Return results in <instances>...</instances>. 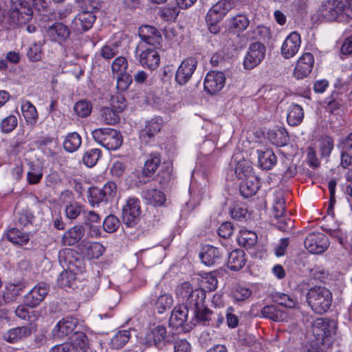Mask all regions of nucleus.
<instances>
[{
  "label": "nucleus",
  "instance_id": "nucleus-23",
  "mask_svg": "<svg viewBox=\"0 0 352 352\" xmlns=\"http://www.w3.org/2000/svg\"><path fill=\"white\" fill-rule=\"evenodd\" d=\"M162 123L156 119H152L146 122L145 127L140 132V139L145 144H148L154 138L155 135L160 131Z\"/></svg>",
  "mask_w": 352,
  "mask_h": 352
},
{
  "label": "nucleus",
  "instance_id": "nucleus-58",
  "mask_svg": "<svg viewBox=\"0 0 352 352\" xmlns=\"http://www.w3.org/2000/svg\"><path fill=\"white\" fill-rule=\"evenodd\" d=\"M74 111L78 116L85 118L91 113V105L87 101L81 100L76 103Z\"/></svg>",
  "mask_w": 352,
  "mask_h": 352
},
{
  "label": "nucleus",
  "instance_id": "nucleus-17",
  "mask_svg": "<svg viewBox=\"0 0 352 352\" xmlns=\"http://www.w3.org/2000/svg\"><path fill=\"white\" fill-rule=\"evenodd\" d=\"M189 314L190 311L184 305L175 307L169 319V326L174 329L181 327L182 331H188L191 329V325L187 322Z\"/></svg>",
  "mask_w": 352,
  "mask_h": 352
},
{
  "label": "nucleus",
  "instance_id": "nucleus-18",
  "mask_svg": "<svg viewBox=\"0 0 352 352\" xmlns=\"http://www.w3.org/2000/svg\"><path fill=\"white\" fill-rule=\"evenodd\" d=\"M201 262L207 266H214L221 263L223 252L212 245H205L199 252Z\"/></svg>",
  "mask_w": 352,
  "mask_h": 352
},
{
  "label": "nucleus",
  "instance_id": "nucleus-44",
  "mask_svg": "<svg viewBox=\"0 0 352 352\" xmlns=\"http://www.w3.org/2000/svg\"><path fill=\"white\" fill-rule=\"evenodd\" d=\"M101 120L107 124H115L119 122L120 117L116 110L109 107H102L100 111Z\"/></svg>",
  "mask_w": 352,
  "mask_h": 352
},
{
  "label": "nucleus",
  "instance_id": "nucleus-63",
  "mask_svg": "<svg viewBox=\"0 0 352 352\" xmlns=\"http://www.w3.org/2000/svg\"><path fill=\"white\" fill-rule=\"evenodd\" d=\"M34 216L30 210H23L19 213V223L23 226H27L29 224H32Z\"/></svg>",
  "mask_w": 352,
  "mask_h": 352
},
{
  "label": "nucleus",
  "instance_id": "nucleus-4",
  "mask_svg": "<svg viewBox=\"0 0 352 352\" xmlns=\"http://www.w3.org/2000/svg\"><path fill=\"white\" fill-rule=\"evenodd\" d=\"M95 141L108 150H116L122 144V137L120 133L111 128L95 129L92 132Z\"/></svg>",
  "mask_w": 352,
  "mask_h": 352
},
{
  "label": "nucleus",
  "instance_id": "nucleus-61",
  "mask_svg": "<svg viewBox=\"0 0 352 352\" xmlns=\"http://www.w3.org/2000/svg\"><path fill=\"white\" fill-rule=\"evenodd\" d=\"M132 82L131 77L126 73L119 74L117 79V88L119 91H125Z\"/></svg>",
  "mask_w": 352,
  "mask_h": 352
},
{
  "label": "nucleus",
  "instance_id": "nucleus-14",
  "mask_svg": "<svg viewBox=\"0 0 352 352\" xmlns=\"http://www.w3.org/2000/svg\"><path fill=\"white\" fill-rule=\"evenodd\" d=\"M50 291L49 285L38 283L24 297V303L30 308L38 306Z\"/></svg>",
  "mask_w": 352,
  "mask_h": 352
},
{
  "label": "nucleus",
  "instance_id": "nucleus-43",
  "mask_svg": "<svg viewBox=\"0 0 352 352\" xmlns=\"http://www.w3.org/2000/svg\"><path fill=\"white\" fill-rule=\"evenodd\" d=\"M190 314L192 316V320H195L197 322L204 325H209L213 316L212 311L205 307V305Z\"/></svg>",
  "mask_w": 352,
  "mask_h": 352
},
{
  "label": "nucleus",
  "instance_id": "nucleus-35",
  "mask_svg": "<svg viewBox=\"0 0 352 352\" xmlns=\"http://www.w3.org/2000/svg\"><path fill=\"white\" fill-rule=\"evenodd\" d=\"M304 118L302 108L296 104H292L288 109L287 122L291 126H297L300 124Z\"/></svg>",
  "mask_w": 352,
  "mask_h": 352
},
{
  "label": "nucleus",
  "instance_id": "nucleus-29",
  "mask_svg": "<svg viewBox=\"0 0 352 352\" xmlns=\"http://www.w3.org/2000/svg\"><path fill=\"white\" fill-rule=\"evenodd\" d=\"M246 263L245 252L241 249L232 251L228 258L227 267L232 271H239Z\"/></svg>",
  "mask_w": 352,
  "mask_h": 352
},
{
  "label": "nucleus",
  "instance_id": "nucleus-9",
  "mask_svg": "<svg viewBox=\"0 0 352 352\" xmlns=\"http://www.w3.org/2000/svg\"><path fill=\"white\" fill-rule=\"evenodd\" d=\"M305 248L312 254H322L329 246L328 237L322 232H311L306 236L305 241Z\"/></svg>",
  "mask_w": 352,
  "mask_h": 352
},
{
  "label": "nucleus",
  "instance_id": "nucleus-60",
  "mask_svg": "<svg viewBox=\"0 0 352 352\" xmlns=\"http://www.w3.org/2000/svg\"><path fill=\"white\" fill-rule=\"evenodd\" d=\"M252 295V291L243 286H238L233 292V298L236 301H243Z\"/></svg>",
  "mask_w": 352,
  "mask_h": 352
},
{
  "label": "nucleus",
  "instance_id": "nucleus-41",
  "mask_svg": "<svg viewBox=\"0 0 352 352\" xmlns=\"http://www.w3.org/2000/svg\"><path fill=\"white\" fill-rule=\"evenodd\" d=\"M81 137L76 132L69 133L63 142L64 149L69 153L74 152L81 145Z\"/></svg>",
  "mask_w": 352,
  "mask_h": 352
},
{
  "label": "nucleus",
  "instance_id": "nucleus-51",
  "mask_svg": "<svg viewBox=\"0 0 352 352\" xmlns=\"http://www.w3.org/2000/svg\"><path fill=\"white\" fill-rule=\"evenodd\" d=\"M194 290L190 283L184 282L177 287L175 294L179 300H186Z\"/></svg>",
  "mask_w": 352,
  "mask_h": 352
},
{
  "label": "nucleus",
  "instance_id": "nucleus-49",
  "mask_svg": "<svg viewBox=\"0 0 352 352\" xmlns=\"http://www.w3.org/2000/svg\"><path fill=\"white\" fill-rule=\"evenodd\" d=\"M274 300L278 305L283 306L287 308H294L296 304V300L292 296L285 293H276Z\"/></svg>",
  "mask_w": 352,
  "mask_h": 352
},
{
  "label": "nucleus",
  "instance_id": "nucleus-8",
  "mask_svg": "<svg viewBox=\"0 0 352 352\" xmlns=\"http://www.w3.org/2000/svg\"><path fill=\"white\" fill-rule=\"evenodd\" d=\"M141 208L140 201L136 198H129L122 208V222L129 228H133L140 219Z\"/></svg>",
  "mask_w": 352,
  "mask_h": 352
},
{
  "label": "nucleus",
  "instance_id": "nucleus-5",
  "mask_svg": "<svg viewBox=\"0 0 352 352\" xmlns=\"http://www.w3.org/2000/svg\"><path fill=\"white\" fill-rule=\"evenodd\" d=\"M89 348V340L85 333L71 336L69 342L54 346L50 352H85Z\"/></svg>",
  "mask_w": 352,
  "mask_h": 352
},
{
  "label": "nucleus",
  "instance_id": "nucleus-12",
  "mask_svg": "<svg viewBox=\"0 0 352 352\" xmlns=\"http://www.w3.org/2000/svg\"><path fill=\"white\" fill-rule=\"evenodd\" d=\"M343 1L329 0L322 3L319 8V16L329 21H341L342 11L343 8Z\"/></svg>",
  "mask_w": 352,
  "mask_h": 352
},
{
  "label": "nucleus",
  "instance_id": "nucleus-40",
  "mask_svg": "<svg viewBox=\"0 0 352 352\" xmlns=\"http://www.w3.org/2000/svg\"><path fill=\"white\" fill-rule=\"evenodd\" d=\"M237 241L241 246L249 249L252 248L257 241V235L255 232L249 230H241L237 236Z\"/></svg>",
  "mask_w": 352,
  "mask_h": 352
},
{
  "label": "nucleus",
  "instance_id": "nucleus-3",
  "mask_svg": "<svg viewBox=\"0 0 352 352\" xmlns=\"http://www.w3.org/2000/svg\"><path fill=\"white\" fill-rule=\"evenodd\" d=\"M85 8L82 10L73 19L72 29L78 34L84 33L90 30L96 21V16L94 12L99 10L98 2L86 0Z\"/></svg>",
  "mask_w": 352,
  "mask_h": 352
},
{
  "label": "nucleus",
  "instance_id": "nucleus-38",
  "mask_svg": "<svg viewBox=\"0 0 352 352\" xmlns=\"http://www.w3.org/2000/svg\"><path fill=\"white\" fill-rule=\"evenodd\" d=\"M250 21L244 14H237L228 21V26L234 32H241L249 25Z\"/></svg>",
  "mask_w": 352,
  "mask_h": 352
},
{
  "label": "nucleus",
  "instance_id": "nucleus-42",
  "mask_svg": "<svg viewBox=\"0 0 352 352\" xmlns=\"http://www.w3.org/2000/svg\"><path fill=\"white\" fill-rule=\"evenodd\" d=\"M8 239L14 244L23 245L30 240L29 235L16 228H11L7 233Z\"/></svg>",
  "mask_w": 352,
  "mask_h": 352
},
{
  "label": "nucleus",
  "instance_id": "nucleus-28",
  "mask_svg": "<svg viewBox=\"0 0 352 352\" xmlns=\"http://www.w3.org/2000/svg\"><path fill=\"white\" fill-rule=\"evenodd\" d=\"M259 179L255 175H250L245 178L240 184L241 195L245 197H250L255 195L259 189Z\"/></svg>",
  "mask_w": 352,
  "mask_h": 352
},
{
  "label": "nucleus",
  "instance_id": "nucleus-50",
  "mask_svg": "<svg viewBox=\"0 0 352 352\" xmlns=\"http://www.w3.org/2000/svg\"><path fill=\"white\" fill-rule=\"evenodd\" d=\"M65 212L68 219H75L82 212V206L76 201L69 202L65 205Z\"/></svg>",
  "mask_w": 352,
  "mask_h": 352
},
{
  "label": "nucleus",
  "instance_id": "nucleus-2",
  "mask_svg": "<svg viewBox=\"0 0 352 352\" xmlns=\"http://www.w3.org/2000/svg\"><path fill=\"white\" fill-rule=\"evenodd\" d=\"M307 302L313 311L318 314L327 312L332 304L331 292L323 287H314L309 289L306 296Z\"/></svg>",
  "mask_w": 352,
  "mask_h": 352
},
{
  "label": "nucleus",
  "instance_id": "nucleus-52",
  "mask_svg": "<svg viewBox=\"0 0 352 352\" xmlns=\"http://www.w3.org/2000/svg\"><path fill=\"white\" fill-rule=\"evenodd\" d=\"M73 269L63 271L58 276L57 281L60 287H72V282L75 280V274Z\"/></svg>",
  "mask_w": 352,
  "mask_h": 352
},
{
  "label": "nucleus",
  "instance_id": "nucleus-11",
  "mask_svg": "<svg viewBox=\"0 0 352 352\" xmlns=\"http://www.w3.org/2000/svg\"><path fill=\"white\" fill-rule=\"evenodd\" d=\"M89 192L91 203L108 202L111 201L116 195L117 185L113 182H109L101 188L97 187L89 188Z\"/></svg>",
  "mask_w": 352,
  "mask_h": 352
},
{
  "label": "nucleus",
  "instance_id": "nucleus-32",
  "mask_svg": "<svg viewBox=\"0 0 352 352\" xmlns=\"http://www.w3.org/2000/svg\"><path fill=\"white\" fill-rule=\"evenodd\" d=\"M257 153L258 164L261 168L270 170L276 164L277 158L272 150H257Z\"/></svg>",
  "mask_w": 352,
  "mask_h": 352
},
{
  "label": "nucleus",
  "instance_id": "nucleus-33",
  "mask_svg": "<svg viewBox=\"0 0 352 352\" xmlns=\"http://www.w3.org/2000/svg\"><path fill=\"white\" fill-rule=\"evenodd\" d=\"M139 36L141 39L148 44L154 45L160 43L162 36L158 30L150 25H144L140 28Z\"/></svg>",
  "mask_w": 352,
  "mask_h": 352
},
{
  "label": "nucleus",
  "instance_id": "nucleus-13",
  "mask_svg": "<svg viewBox=\"0 0 352 352\" xmlns=\"http://www.w3.org/2000/svg\"><path fill=\"white\" fill-rule=\"evenodd\" d=\"M197 66V61L195 58L188 57L184 59L175 73L176 82L181 86L186 85L191 78Z\"/></svg>",
  "mask_w": 352,
  "mask_h": 352
},
{
  "label": "nucleus",
  "instance_id": "nucleus-7",
  "mask_svg": "<svg viewBox=\"0 0 352 352\" xmlns=\"http://www.w3.org/2000/svg\"><path fill=\"white\" fill-rule=\"evenodd\" d=\"M78 333H84L80 331L78 320L74 317H66L60 320L52 330V335L55 338H63L67 336H76Z\"/></svg>",
  "mask_w": 352,
  "mask_h": 352
},
{
  "label": "nucleus",
  "instance_id": "nucleus-21",
  "mask_svg": "<svg viewBox=\"0 0 352 352\" xmlns=\"http://www.w3.org/2000/svg\"><path fill=\"white\" fill-rule=\"evenodd\" d=\"M301 43L300 36L296 32L289 34L281 47V54L285 58L293 57L298 51Z\"/></svg>",
  "mask_w": 352,
  "mask_h": 352
},
{
  "label": "nucleus",
  "instance_id": "nucleus-54",
  "mask_svg": "<svg viewBox=\"0 0 352 352\" xmlns=\"http://www.w3.org/2000/svg\"><path fill=\"white\" fill-rule=\"evenodd\" d=\"M27 56L32 62L38 61L42 57V46L40 43H34L27 51Z\"/></svg>",
  "mask_w": 352,
  "mask_h": 352
},
{
  "label": "nucleus",
  "instance_id": "nucleus-55",
  "mask_svg": "<svg viewBox=\"0 0 352 352\" xmlns=\"http://www.w3.org/2000/svg\"><path fill=\"white\" fill-rule=\"evenodd\" d=\"M18 120L15 116L10 115L5 118L1 122V129L5 133L12 131L17 126Z\"/></svg>",
  "mask_w": 352,
  "mask_h": 352
},
{
  "label": "nucleus",
  "instance_id": "nucleus-62",
  "mask_svg": "<svg viewBox=\"0 0 352 352\" xmlns=\"http://www.w3.org/2000/svg\"><path fill=\"white\" fill-rule=\"evenodd\" d=\"M179 14L177 7H165L160 10V16L166 21L175 20Z\"/></svg>",
  "mask_w": 352,
  "mask_h": 352
},
{
  "label": "nucleus",
  "instance_id": "nucleus-27",
  "mask_svg": "<svg viewBox=\"0 0 352 352\" xmlns=\"http://www.w3.org/2000/svg\"><path fill=\"white\" fill-rule=\"evenodd\" d=\"M32 334L30 326L18 327L8 330L3 334V339L10 343H16L24 340Z\"/></svg>",
  "mask_w": 352,
  "mask_h": 352
},
{
  "label": "nucleus",
  "instance_id": "nucleus-19",
  "mask_svg": "<svg viewBox=\"0 0 352 352\" xmlns=\"http://www.w3.org/2000/svg\"><path fill=\"white\" fill-rule=\"evenodd\" d=\"M46 33L52 41L63 44L69 38L71 30L63 23L56 22L47 28Z\"/></svg>",
  "mask_w": 352,
  "mask_h": 352
},
{
  "label": "nucleus",
  "instance_id": "nucleus-26",
  "mask_svg": "<svg viewBox=\"0 0 352 352\" xmlns=\"http://www.w3.org/2000/svg\"><path fill=\"white\" fill-rule=\"evenodd\" d=\"M206 293L202 289H196L186 299L185 305H183L189 311H197L201 307L204 306Z\"/></svg>",
  "mask_w": 352,
  "mask_h": 352
},
{
  "label": "nucleus",
  "instance_id": "nucleus-1",
  "mask_svg": "<svg viewBox=\"0 0 352 352\" xmlns=\"http://www.w3.org/2000/svg\"><path fill=\"white\" fill-rule=\"evenodd\" d=\"M336 323L333 320L324 318L316 319L312 327V331L322 348L311 346L308 352H325L324 349H329L333 344L336 332Z\"/></svg>",
  "mask_w": 352,
  "mask_h": 352
},
{
  "label": "nucleus",
  "instance_id": "nucleus-59",
  "mask_svg": "<svg viewBox=\"0 0 352 352\" xmlns=\"http://www.w3.org/2000/svg\"><path fill=\"white\" fill-rule=\"evenodd\" d=\"M127 65L126 59L123 56H119L113 62L111 69L113 73L118 74L126 73Z\"/></svg>",
  "mask_w": 352,
  "mask_h": 352
},
{
  "label": "nucleus",
  "instance_id": "nucleus-6",
  "mask_svg": "<svg viewBox=\"0 0 352 352\" xmlns=\"http://www.w3.org/2000/svg\"><path fill=\"white\" fill-rule=\"evenodd\" d=\"M33 11L27 1L14 3L10 8L9 16L13 23L22 25L30 22L32 18Z\"/></svg>",
  "mask_w": 352,
  "mask_h": 352
},
{
  "label": "nucleus",
  "instance_id": "nucleus-22",
  "mask_svg": "<svg viewBox=\"0 0 352 352\" xmlns=\"http://www.w3.org/2000/svg\"><path fill=\"white\" fill-rule=\"evenodd\" d=\"M166 333V329L163 325L153 327L145 336V344L147 346L161 347L165 342Z\"/></svg>",
  "mask_w": 352,
  "mask_h": 352
},
{
  "label": "nucleus",
  "instance_id": "nucleus-56",
  "mask_svg": "<svg viewBox=\"0 0 352 352\" xmlns=\"http://www.w3.org/2000/svg\"><path fill=\"white\" fill-rule=\"evenodd\" d=\"M286 210L285 201L282 195H277L274 199L273 211L275 217H283Z\"/></svg>",
  "mask_w": 352,
  "mask_h": 352
},
{
  "label": "nucleus",
  "instance_id": "nucleus-48",
  "mask_svg": "<svg viewBox=\"0 0 352 352\" xmlns=\"http://www.w3.org/2000/svg\"><path fill=\"white\" fill-rule=\"evenodd\" d=\"M101 156V151L92 148L85 152L83 156V162L88 167L94 166Z\"/></svg>",
  "mask_w": 352,
  "mask_h": 352
},
{
  "label": "nucleus",
  "instance_id": "nucleus-25",
  "mask_svg": "<svg viewBox=\"0 0 352 352\" xmlns=\"http://www.w3.org/2000/svg\"><path fill=\"white\" fill-rule=\"evenodd\" d=\"M81 252L89 259L98 258L104 253L105 248L100 243L82 240L80 245Z\"/></svg>",
  "mask_w": 352,
  "mask_h": 352
},
{
  "label": "nucleus",
  "instance_id": "nucleus-37",
  "mask_svg": "<svg viewBox=\"0 0 352 352\" xmlns=\"http://www.w3.org/2000/svg\"><path fill=\"white\" fill-rule=\"evenodd\" d=\"M21 111L27 123L34 125L38 120V113L36 107L28 100L21 103Z\"/></svg>",
  "mask_w": 352,
  "mask_h": 352
},
{
  "label": "nucleus",
  "instance_id": "nucleus-20",
  "mask_svg": "<svg viewBox=\"0 0 352 352\" xmlns=\"http://www.w3.org/2000/svg\"><path fill=\"white\" fill-rule=\"evenodd\" d=\"M234 7L231 0H221L212 6L207 13V18L213 22H219Z\"/></svg>",
  "mask_w": 352,
  "mask_h": 352
},
{
  "label": "nucleus",
  "instance_id": "nucleus-30",
  "mask_svg": "<svg viewBox=\"0 0 352 352\" xmlns=\"http://www.w3.org/2000/svg\"><path fill=\"white\" fill-rule=\"evenodd\" d=\"M85 234V228L82 226H75L69 229L62 237L64 245L72 246L79 242Z\"/></svg>",
  "mask_w": 352,
  "mask_h": 352
},
{
  "label": "nucleus",
  "instance_id": "nucleus-53",
  "mask_svg": "<svg viewBox=\"0 0 352 352\" xmlns=\"http://www.w3.org/2000/svg\"><path fill=\"white\" fill-rule=\"evenodd\" d=\"M120 220L113 214L108 215L103 221V228L109 233L116 232L120 227Z\"/></svg>",
  "mask_w": 352,
  "mask_h": 352
},
{
  "label": "nucleus",
  "instance_id": "nucleus-15",
  "mask_svg": "<svg viewBox=\"0 0 352 352\" xmlns=\"http://www.w3.org/2000/svg\"><path fill=\"white\" fill-rule=\"evenodd\" d=\"M314 65V57L309 52L304 53L298 60L294 70V76L298 79L307 77L311 72Z\"/></svg>",
  "mask_w": 352,
  "mask_h": 352
},
{
  "label": "nucleus",
  "instance_id": "nucleus-47",
  "mask_svg": "<svg viewBox=\"0 0 352 352\" xmlns=\"http://www.w3.org/2000/svg\"><path fill=\"white\" fill-rule=\"evenodd\" d=\"M173 302V298L170 295L167 294H162L155 300V309L158 313L162 314L171 307Z\"/></svg>",
  "mask_w": 352,
  "mask_h": 352
},
{
  "label": "nucleus",
  "instance_id": "nucleus-36",
  "mask_svg": "<svg viewBox=\"0 0 352 352\" xmlns=\"http://www.w3.org/2000/svg\"><path fill=\"white\" fill-rule=\"evenodd\" d=\"M143 195L148 203L155 206H162L166 201L164 193L157 189H148L143 192Z\"/></svg>",
  "mask_w": 352,
  "mask_h": 352
},
{
  "label": "nucleus",
  "instance_id": "nucleus-16",
  "mask_svg": "<svg viewBox=\"0 0 352 352\" xmlns=\"http://www.w3.org/2000/svg\"><path fill=\"white\" fill-rule=\"evenodd\" d=\"M226 77L223 73L211 71L204 80V90L210 95L220 91L225 85Z\"/></svg>",
  "mask_w": 352,
  "mask_h": 352
},
{
  "label": "nucleus",
  "instance_id": "nucleus-39",
  "mask_svg": "<svg viewBox=\"0 0 352 352\" xmlns=\"http://www.w3.org/2000/svg\"><path fill=\"white\" fill-rule=\"evenodd\" d=\"M25 285L23 283H12L7 285L6 292L3 295L6 303L12 302L16 297L19 296L24 289Z\"/></svg>",
  "mask_w": 352,
  "mask_h": 352
},
{
  "label": "nucleus",
  "instance_id": "nucleus-24",
  "mask_svg": "<svg viewBox=\"0 0 352 352\" xmlns=\"http://www.w3.org/2000/svg\"><path fill=\"white\" fill-rule=\"evenodd\" d=\"M160 61V55L154 49L144 50L139 55V62L141 65L148 67L151 70L155 69L159 66Z\"/></svg>",
  "mask_w": 352,
  "mask_h": 352
},
{
  "label": "nucleus",
  "instance_id": "nucleus-31",
  "mask_svg": "<svg viewBox=\"0 0 352 352\" xmlns=\"http://www.w3.org/2000/svg\"><path fill=\"white\" fill-rule=\"evenodd\" d=\"M261 314L264 318H269L275 322H283L287 318L285 311L281 310L276 305L265 306L261 309Z\"/></svg>",
  "mask_w": 352,
  "mask_h": 352
},
{
  "label": "nucleus",
  "instance_id": "nucleus-57",
  "mask_svg": "<svg viewBox=\"0 0 352 352\" xmlns=\"http://www.w3.org/2000/svg\"><path fill=\"white\" fill-rule=\"evenodd\" d=\"M247 212V208L243 204H234V205L230 208V214L232 218L238 221L245 219Z\"/></svg>",
  "mask_w": 352,
  "mask_h": 352
},
{
  "label": "nucleus",
  "instance_id": "nucleus-45",
  "mask_svg": "<svg viewBox=\"0 0 352 352\" xmlns=\"http://www.w3.org/2000/svg\"><path fill=\"white\" fill-rule=\"evenodd\" d=\"M131 333L129 331H118L111 338V343L113 348L119 349L123 347L129 340Z\"/></svg>",
  "mask_w": 352,
  "mask_h": 352
},
{
  "label": "nucleus",
  "instance_id": "nucleus-46",
  "mask_svg": "<svg viewBox=\"0 0 352 352\" xmlns=\"http://www.w3.org/2000/svg\"><path fill=\"white\" fill-rule=\"evenodd\" d=\"M161 160L158 154L152 153L150 157L146 160L144 164L143 173L146 176H150L158 168L160 164Z\"/></svg>",
  "mask_w": 352,
  "mask_h": 352
},
{
  "label": "nucleus",
  "instance_id": "nucleus-10",
  "mask_svg": "<svg viewBox=\"0 0 352 352\" xmlns=\"http://www.w3.org/2000/svg\"><path fill=\"white\" fill-rule=\"evenodd\" d=\"M265 52L266 48L261 42L252 43L243 60L245 69H252L259 65L265 58Z\"/></svg>",
  "mask_w": 352,
  "mask_h": 352
},
{
  "label": "nucleus",
  "instance_id": "nucleus-64",
  "mask_svg": "<svg viewBox=\"0 0 352 352\" xmlns=\"http://www.w3.org/2000/svg\"><path fill=\"white\" fill-rule=\"evenodd\" d=\"M234 232V226L232 223L226 221L223 223L218 229L219 235L223 239L230 238Z\"/></svg>",
  "mask_w": 352,
  "mask_h": 352
},
{
  "label": "nucleus",
  "instance_id": "nucleus-34",
  "mask_svg": "<svg viewBox=\"0 0 352 352\" xmlns=\"http://www.w3.org/2000/svg\"><path fill=\"white\" fill-rule=\"evenodd\" d=\"M267 138L273 144L277 146H285L289 140L287 131L282 127L270 131L267 133Z\"/></svg>",
  "mask_w": 352,
  "mask_h": 352
}]
</instances>
